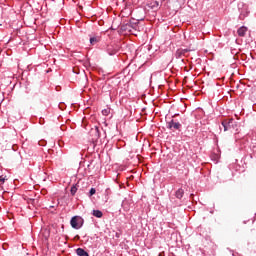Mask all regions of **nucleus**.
Instances as JSON below:
<instances>
[{
    "mask_svg": "<svg viewBox=\"0 0 256 256\" xmlns=\"http://www.w3.org/2000/svg\"><path fill=\"white\" fill-rule=\"evenodd\" d=\"M70 225L73 229H81L83 227V218L81 216L72 217Z\"/></svg>",
    "mask_w": 256,
    "mask_h": 256,
    "instance_id": "obj_1",
    "label": "nucleus"
},
{
    "mask_svg": "<svg viewBox=\"0 0 256 256\" xmlns=\"http://www.w3.org/2000/svg\"><path fill=\"white\" fill-rule=\"evenodd\" d=\"M121 30L125 31L126 33H131L132 35H135V26L131 23H127L121 26Z\"/></svg>",
    "mask_w": 256,
    "mask_h": 256,
    "instance_id": "obj_2",
    "label": "nucleus"
},
{
    "mask_svg": "<svg viewBox=\"0 0 256 256\" xmlns=\"http://www.w3.org/2000/svg\"><path fill=\"white\" fill-rule=\"evenodd\" d=\"M90 135L92 137V141H97L101 137V132L99 131V127L95 126L90 130Z\"/></svg>",
    "mask_w": 256,
    "mask_h": 256,
    "instance_id": "obj_3",
    "label": "nucleus"
},
{
    "mask_svg": "<svg viewBox=\"0 0 256 256\" xmlns=\"http://www.w3.org/2000/svg\"><path fill=\"white\" fill-rule=\"evenodd\" d=\"M189 49H178L175 53L176 59H183V57H187V53H189Z\"/></svg>",
    "mask_w": 256,
    "mask_h": 256,
    "instance_id": "obj_4",
    "label": "nucleus"
},
{
    "mask_svg": "<svg viewBox=\"0 0 256 256\" xmlns=\"http://www.w3.org/2000/svg\"><path fill=\"white\" fill-rule=\"evenodd\" d=\"M234 123H235V120H233V118L222 121V127H224V131H229V129L233 127Z\"/></svg>",
    "mask_w": 256,
    "mask_h": 256,
    "instance_id": "obj_5",
    "label": "nucleus"
},
{
    "mask_svg": "<svg viewBox=\"0 0 256 256\" xmlns=\"http://www.w3.org/2000/svg\"><path fill=\"white\" fill-rule=\"evenodd\" d=\"M168 129H181V123L171 120L168 122Z\"/></svg>",
    "mask_w": 256,
    "mask_h": 256,
    "instance_id": "obj_6",
    "label": "nucleus"
},
{
    "mask_svg": "<svg viewBox=\"0 0 256 256\" xmlns=\"http://www.w3.org/2000/svg\"><path fill=\"white\" fill-rule=\"evenodd\" d=\"M239 37H245L246 33H247V27L242 26L238 29L237 31Z\"/></svg>",
    "mask_w": 256,
    "mask_h": 256,
    "instance_id": "obj_7",
    "label": "nucleus"
},
{
    "mask_svg": "<svg viewBox=\"0 0 256 256\" xmlns=\"http://www.w3.org/2000/svg\"><path fill=\"white\" fill-rule=\"evenodd\" d=\"M76 253L79 256H89V253H87V251H85L83 248H78L76 250Z\"/></svg>",
    "mask_w": 256,
    "mask_h": 256,
    "instance_id": "obj_8",
    "label": "nucleus"
},
{
    "mask_svg": "<svg viewBox=\"0 0 256 256\" xmlns=\"http://www.w3.org/2000/svg\"><path fill=\"white\" fill-rule=\"evenodd\" d=\"M99 41H101V38H99V36H94L90 38L91 45H96V43H99Z\"/></svg>",
    "mask_w": 256,
    "mask_h": 256,
    "instance_id": "obj_9",
    "label": "nucleus"
},
{
    "mask_svg": "<svg viewBox=\"0 0 256 256\" xmlns=\"http://www.w3.org/2000/svg\"><path fill=\"white\" fill-rule=\"evenodd\" d=\"M185 194V191L183 190V189H178L177 191H176V197H177V199H182L183 198V195Z\"/></svg>",
    "mask_w": 256,
    "mask_h": 256,
    "instance_id": "obj_10",
    "label": "nucleus"
},
{
    "mask_svg": "<svg viewBox=\"0 0 256 256\" xmlns=\"http://www.w3.org/2000/svg\"><path fill=\"white\" fill-rule=\"evenodd\" d=\"M92 215L94 217H97L98 219H101V217H103V212H101L100 210H93Z\"/></svg>",
    "mask_w": 256,
    "mask_h": 256,
    "instance_id": "obj_11",
    "label": "nucleus"
},
{
    "mask_svg": "<svg viewBox=\"0 0 256 256\" xmlns=\"http://www.w3.org/2000/svg\"><path fill=\"white\" fill-rule=\"evenodd\" d=\"M70 193H71V195H75V193H77V186H72Z\"/></svg>",
    "mask_w": 256,
    "mask_h": 256,
    "instance_id": "obj_12",
    "label": "nucleus"
},
{
    "mask_svg": "<svg viewBox=\"0 0 256 256\" xmlns=\"http://www.w3.org/2000/svg\"><path fill=\"white\" fill-rule=\"evenodd\" d=\"M95 193H97V190H95V188H91L90 192H89L90 197H93V195H95Z\"/></svg>",
    "mask_w": 256,
    "mask_h": 256,
    "instance_id": "obj_13",
    "label": "nucleus"
},
{
    "mask_svg": "<svg viewBox=\"0 0 256 256\" xmlns=\"http://www.w3.org/2000/svg\"><path fill=\"white\" fill-rule=\"evenodd\" d=\"M109 113H111V110H110V109H104V110H102V114L105 115V116L109 115Z\"/></svg>",
    "mask_w": 256,
    "mask_h": 256,
    "instance_id": "obj_14",
    "label": "nucleus"
},
{
    "mask_svg": "<svg viewBox=\"0 0 256 256\" xmlns=\"http://www.w3.org/2000/svg\"><path fill=\"white\" fill-rule=\"evenodd\" d=\"M5 181H7L6 177L0 176V183L1 185H3V183H5Z\"/></svg>",
    "mask_w": 256,
    "mask_h": 256,
    "instance_id": "obj_15",
    "label": "nucleus"
},
{
    "mask_svg": "<svg viewBox=\"0 0 256 256\" xmlns=\"http://www.w3.org/2000/svg\"><path fill=\"white\" fill-rule=\"evenodd\" d=\"M30 203L33 205L35 203V200H30Z\"/></svg>",
    "mask_w": 256,
    "mask_h": 256,
    "instance_id": "obj_16",
    "label": "nucleus"
},
{
    "mask_svg": "<svg viewBox=\"0 0 256 256\" xmlns=\"http://www.w3.org/2000/svg\"><path fill=\"white\" fill-rule=\"evenodd\" d=\"M156 7H159V2H155Z\"/></svg>",
    "mask_w": 256,
    "mask_h": 256,
    "instance_id": "obj_17",
    "label": "nucleus"
},
{
    "mask_svg": "<svg viewBox=\"0 0 256 256\" xmlns=\"http://www.w3.org/2000/svg\"><path fill=\"white\" fill-rule=\"evenodd\" d=\"M152 8L155 9V5H153Z\"/></svg>",
    "mask_w": 256,
    "mask_h": 256,
    "instance_id": "obj_18",
    "label": "nucleus"
}]
</instances>
